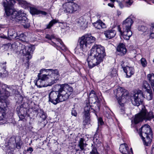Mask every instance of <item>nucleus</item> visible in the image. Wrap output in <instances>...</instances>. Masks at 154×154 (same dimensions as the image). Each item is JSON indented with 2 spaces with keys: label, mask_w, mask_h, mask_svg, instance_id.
I'll return each instance as SVG.
<instances>
[{
  "label": "nucleus",
  "mask_w": 154,
  "mask_h": 154,
  "mask_svg": "<svg viewBox=\"0 0 154 154\" xmlns=\"http://www.w3.org/2000/svg\"><path fill=\"white\" fill-rule=\"evenodd\" d=\"M62 7L60 11L62 10V12L68 14L74 13L79 8V5L73 2H66L63 4Z\"/></svg>",
  "instance_id": "1a4fd4ad"
},
{
  "label": "nucleus",
  "mask_w": 154,
  "mask_h": 154,
  "mask_svg": "<svg viewBox=\"0 0 154 154\" xmlns=\"http://www.w3.org/2000/svg\"><path fill=\"white\" fill-rule=\"evenodd\" d=\"M6 113L5 110L3 108L0 106V121L3 120L5 118Z\"/></svg>",
  "instance_id": "cd10ccee"
},
{
  "label": "nucleus",
  "mask_w": 154,
  "mask_h": 154,
  "mask_svg": "<svg viewBox=\"0 0 154 154\" xmlns=\"http://www.w3.org/2000/svg\"><path fill=\"white\" fill-rule=\"evenodd\" d=\"M154 118V113L152 111L148 112L145 107L143 106L140 112L135 116L134 121H132L131 126L134 127L133 123L136 124L143 120L150 121Z\"/></svg>",
  "instance_id": "0eeeda50"
},
{
  "label": "nucleus",
  "mask_w": 154,
  "mask_h": 154,
  "mask_svg": "<svg viewBox=\"0 0 154 154\" xmlns=\"http://www.w3.org/2000/svg\"><path fill=\"white\" fill-rule=\"evenodd\" d=\"M30 13L32 14H42L44 15H45L47 13L45 11L38 10L35 8L33 7L30 8Z\"/></svg>",
  "instance_id": "aec40b11"
},
{
  "label": "nucleus",
  "mask_w": 154,
  "mask_h": 154,
  "mask_svg": "<svg viewBox=\"0 0 154 154\" xmlns=\"http://www.w3.org/2000/svg\"><path fill=\"white\" fill-rule=\"evenodd\" d=\"M17 37H18L19 38H18L20 39L21 40H22V38L24 37V35L23 34V33H21L19 35H18L17 34Z\"/></svg>",
  "instance_id": "37998d69"
},
{
  "label": "nucleus",
  "mask_w": 154,
  "mask_h": 154,
  "mask_svg": "<svg viewBox=\"0 0 154 154\" xmlns=\"http://www.w3.org/2000/svg\"><path fill=\"white\" fill-rule=\"evenodd\" d=\"M54 89L55 91H51L49 94V101L54 104L68 99L73 92L72 87L67 84L56 85Z\"/></svg>",
  "instance_id": "7ed1b4c3"
},
{
  "label": "nucleus",
  "mask_w": 154,
  "mask_h": 154,
  "mask_svg": "<svg viewBox=\"0 0 154 154\" xmlns=\"http://www.w3.org/2000/svg\"><path fill=\"white\" fill-rule=\"evenodd\" d=\"M97 135L96 134H95L94 135V136L93 138V140L94 142L95 143H100V142L99 141V140L98 139V138L97 137Z\"/></svg>",
  "instance_id": "f704fd0d"
},
{
  "label": "nucleus",
  "mask_w": 154,
  "mask_h": 154,
  "mask_svg": "<svg viewBox=\"0 0 154 154\" xmlns=\"http://www.w3.org/2000/svg\"><path fill=\"white\" fill-rule=\"evenodd\" d=\"M95 40L96 38L91 34H86L79 38L78 45L83 51H86L90 48Z\"/></svg>",
  "instance_id": "423d86ee"
},
{
  "label": "nucleus",
  "mask_w": 154,
  "mask_h": 154,
  "mask_svg": "<svg viewBox=\"0 0 154 154\" xmlns=\"http://www.w3.org/2000/svg\"><path fill=\"white\" fill-rule=\"evenodd\" d=\"M109 74L111 77L116 76L117 75V69L115 68L111 69Z\"/></svg>",
  "instance_id": "c756f323"
},
{
  "label": "nucleus",
  "mask_w": 154,
  "mask_h": 154,
  "mask_svg": "<svg viewBox=\"0 0 154 154\" xmlns=\"http://www.w3.org/2000/svg\"><path fill=\"white\" fill-rule=\"evenodd\" d=\"M60 76L59 71L57 69H42L40 70L37 79L35 80V83L39 88L51 86L59 80Z\"/></svg>",
  "instance_id": "f03ea898"
},
{
  "label": "nucleus",
  "mask_w": 154,
  "mask_h": 154,
  "mask_svg": "<svg viewBox=\"0 0 154 154\" xmlns=\"http://www.w3.org/2000/svg\"><path fill=\"white\" fill-rule=\"evenodd\" d=\"M151 2L154 3V0H149Z\"/></svg>",
  "instance_id": "13d9d810"
},
{
  "label": "nucleus",
  "mask_w": 154,
  "mask_h": 154,
  "mask_svg": "<svg viewBox=\"0 0 154 154\" xmlns=\"http://www.w3.org/2000/svg\"><path fill=\"white\" fill-rule=\"evenodd\" d=\"M13 138L14 139V140H15V142H16L15 138Z\"/></svg>",
  "instance_id": "680f3d73"
},
{
  "label": "nucleus",
  "mask_w": 154,
  "mask_h": 154,
  "mask_svg": "<svg viewBox=\"0 0 154 154\" xmlns=\"http://www.w3.org/2000/svg\"><path fill=\"white\" fill-rule=\"evenodd\" d=\"M74 0H66L67 1V2H73V1Z\"/></svg>",
  "instance_id": "4d7b16f0"
},
{
  "label": "nucleus",
  "mask_w": 154,
  "mask_h": 154,
  "mask_svg": "<svg viewBox=\"0 0 154 154\" xmlns=\"http://www.w3.org/2000/svg\"><path fill=\"white\" fill-rule=\"evenodd\" d=\"M150 153L151 154H154V144L152 146Z\"/></svg>",
  "instance_id": "a18cd8bd"
},
{
  "label": "nucleus",
  "mask_w": 154,
  "mask_h": 154,
  "mask_svg": "<svg viewBox=\"0 0 154 154\" xmlns=\"http://www.w3.org/2000/svg\"><path fill=\"white\" fill-rule=\"evenodd\" d=\"M117 50L119 53V54L121 55L125 54L127 51L124 45L122 43H120L119 45L117 48Z\"/></svg>",
  "instance_id": "6ab92c4d"
},
{
  "label": "nucleus",
  "mask_w": 154,
  "mask_h": 154,
  "mask_svg": "<svg viewBox=\"0 0 154 154\" xmlns=\"http://www.w3.org/2000/svg\"><path fill=\"white\" fill-rule=\"evenodd\" d=\"M16 46V45L15 43H14V44H13L12 45H11V47H12V48H14Z\"/></svg>",
  "instance_id": "5fc2aeb1"
},
{
  "label": "nucleus",
  "mask_w": 154,
  "mask_h": 154,
  "mask_svg": "<svg viewBox=\"0 0 154 154\" xmlns=\"http://www.w3.org/2000/svg\"><path fill=\"white\" fill-rule=\"evenodd\" d=\"M41 115L40 116V118L43 121L45 120L47 116L45 112L42 111H41Z\"/></svg>",
  "instance_id": "c9c22d12"
},
{
  "label": "nucleus",
  "mask_w": 154,
  "mask_h": 154,
  "mask_svg": "<svg viewBox=\"0 0 154 154\" xmlns=\"http://www.w3.org/2000/svg\"><path fill=\"white\" fill-rule=\"evenodd\" d=\"M79 150V149H76V151H78Z\"/></svg>",
  "instance_id": "0e129e2a"
},
{
  "label": "nucleus",
  "mask_w": 154,
  "mask_h": 154,
  "mask_svg": "<svg viewBox=\"0 0 154 154\" xmlns=\"http://www.w3.org/2000/svg\"><path fill=\"white\" fill-rule=\"evenodd\" d=\"M98 99V97L96 96L95 97H89V101L90 103H95L97 101V100Z\"/></svg>",
  "instance_id": "473e14b6"
},
{
  "label": "nucleus",
  "mask_w": 154,
  "mask_h": 154,
  "mask_svg": "<svg viewBox=\"0 0 154 154\" xmlns=\"http://www.w3.org/2000/svg\"><path fill=\"white\" fill-rule=\"evenodd\" d=\"M124 72L126 73L127 76L129 78L133 75L134 72V70L132 67L126 66L123 69Z\"/></svg>",
  "instance_id": "dca6fc26"
},
{
  "label": "nucleus",
  "mask_w": 154,
  "mask_h": 154,
  "mask_svg": "<svg viewBox=\"0 0 154 154\" xmlns=\"http://www.w3.org/2000/svg\"><path fill=\"white\" fill-rule=\"evenodd\" d=\"M93 25L97 29H100L102 28H105L106 27V24L100 20H98L93 23Z\"/></svg>",
  "instance_id": "a211bd4d"
},
{
  "label": "nucleus",
  "mask_w": 154,
  "mask_h": 154,
  "mask_svg": "<svg viewBox=\"0 0 154 154\" xmlns=\"http://www.w3.org/2000/svg\"><path fill=\"white\" fill-rule=\"evenodd\" d=\"M122 153V154H127L126 153Z\"/></svg>",
  "instance_id": "e2e57ef3"
},
{
  "label": "nucleus",
  "mask_w": 154,
  "mask_h": 154,
  "mask_svg": "<svg viewBox=\"0 0 154 154\" xmlns=\"http://www.w3.org/2000/svg\"><path fill=\"white\" fill-rule=\"evenodd\" d=\"M20 47H21L22 49L20 51V53L24 55L27 56L26 57L28 60L31 59L32 57V54L35 49L34 46L25 47L23 45L19 44V46L17 47V49L16 50L18 51Z\"/></svg>",
  "instance_id": "9d476101"
},
{
  "label": "nucleus",
  "mask_w": 154,
  "mask_h": 154,
  "mask_svg": "<svg viewBox=\"0 0 154 154\" xmlns=\"http://www.w3.org/2000/svg\"><path fill=\"white\" fill-rule=\"evenodd\" d=\"M2 27V25L0 24V28Z\"/></svg>",
  "instance_id": "052dcab7"
},
{
  "label": "nucleus",
  "mask_w": 154,
  "mask_h": 154,
  "mask_svg": "<svg viewBox=\"0 0 154 154\" xmlns=\"http://www.w3.org/2000/svg\"><path fill=\"white\" fill-rule=\"evenodd\" d=\"M110 0L111 2H114L115 1V0Z\"/></svg>",
  "instance_id": "bf43d9fd"
},
{
  "label": "nucleus",
  "mask_w": 154,
  "mask_h": 154,
  "mask_svg": "<svg viewBox=\"0 0 154 154\" xmlns=\"http://www.w3.org/2000/svg\"><path fill=\"white\" fill-rule=\"evenodd\" d=\"M72 115L75 116H76L77 115V113L76 110L74 109H72L71 112Z\"/></svg>",
  "instance_id": "79ce46f5"
},
{
  "label": "nucleus",
  "mask_w": 154,
  "mask_h": 154,
  "mask_svg": "<svg viewBox=\"0 0 154 154\" xmlns=\"http://www.w3.org/2000/svg\"><path fill=\"white\" fill-rule=\"evenodd\" d=\"M119 151L121 153L129 152V147L126 143L122 144L120 145Z\"/></svg>",
  "instance_id": "4be33fe9"
},
{
  "label": "nucleus",
  "mask_w": 154,
  "mask_h": 154,
  "mask_svg": "<svg viewBox=\"0 0 154 154\" xmlns=\"http://www.w3.org/2000/svg\"><path fill=\"white\" fill-rule=\"evenodd\" d=\"M89 154H98L96 148L94 147H93L92 151Z\"/></svg>",
  "instance_id": "e433bc0d"
},
{
  "label": "nucleus",
  "mask_w": 154,
  "mask_h": 154,
  "mask_svg": "<svg viewBox=\"0 0 154 154\" xmlns=\"http://www.w3.org/2000/svg\"><path fill=\"white\" fill-rule=\"evenodd\" d=\"M50 37H51L50 35L48 34L45 37L46 38H48V39H49V40L51 39Z\"/></svg>",
  "instance_id": "603ef678"
},
{
  "label": "nucleus",
  "mask_w": 154,
  "mask_h": 154,
  "mask_svg": "<svg viewBox=\"0 0 154 154\" xmlns=\"http://www.w3.org/2000/svg\"><path fill=\"white\" fill-rule=\"evenodd\" d=\"M120 105H121L120 107L121 113L122 114H123L125 113V107L123 106V104L121 103V102Z\"/></svg>",
  "instance_id": "4c0bfd02"
},
{
  "label": "nucleus",
  "mask_w": 154,
  "mask_h": 154,
  "mask_svg": "<svg viewBox=\"0 0 154 154\" xmlns=\"http://www.w3.org/2000/svg\"><path fill=\"white\" fill-rule=\"evenodd\" d=\"M21 141L20 140L18 142H17L16 144V147L17 148L20 149L21 147Z\"/></svg>",
  "instance_id": "58836bf2"
},
{
  "label": "nucleus",
  "mask_w": 154,
  "mask_h": 154,
  "mask_svg": "<svg viewBox=\"0 0 154 154\" xmlns=\"http://www.w3.org/2000/svg\"><path fill=\"white\" fill-rule=\"evenodd\" d=\"M131 151H132V148H131Z\"/></svg>",
  "instance_id": "69168bd1"
},
{
  "label": "nucleus",
  "mask_w": 154,
  "mask_h": 154,
  "mask_svg": "<svg viewBox=\"0 0 154 154\" xmlns=\"http://www.w3.org/2000/svg\"><path fill=\"white\" fill-rule=\"evenodd\" d=\"M58 42L57 44L53 43V46L56 47V48L58 50L60 49L64 51L66 49V47L63 44V42L60 39H58L57 40Z\"/></svg>",
  "instance_id": "2eb2a0df"
},
{
  "label": "nucleus",
  "mask_w": 154,
  "mask_h": 154,
  "mask_svg": "<svg viewBox=\"0 0 154 154\" xmlns=\"http://www.w3.org/2000/svg\"><path fill=\"white\" fill-rule=\"evenodd\" d=\"M5 86L0 83V97H2L4 99H6L10 96V94L9 91L5 90Z\"/></svg>",
  "instance_id": "4468645a"
},
{
  "label": "nucleus",
  "mask_w": 154,
  "mask_h": 154,
  "mask_svg": "<svg viewBox=\"0 0 154 154\" xmlns=\"http://www.w3.org/2000/svg\"><path fill=\"white\" fill-rule=\"evenodd\" d=\"M33 151V149L31 147H29L27 149V151H30L31 152H32V151Z\"/></svg>",
  "instance_id": "09e8293b"
},
{
  "label": "nucleus",
  "mask_w": 154,
  "mask_h": 154,
  "mask_svg": "<svg viewBox=\"0 0 154 154\" xmlns=\"http://www.w3.org/2000/svg\"><path fill=\"white\" fill-rule=\"evenodd\" d=\"M106 56L104 48L100 45H94L87 59L89 67L92 68L102 62Z\"/></svg>",
  "instance_id": "20e7f679"
},
{
  "label": "nucleus",
  "mask_w": 154,
  "mask_h": 154,
  "mask_svg": "<svg viewBox=\"0 0 154 154\" xmlns=\"http://www.w3.org/2000/svg\"><path fill=\"white\" fill-rule=\"evenodd\" d=\"M98 123L99 125H102L103 124V122L101 118H100L98 119Z\"/></svg>",
  "instance_id": "a19ab883"
},
{
  "label": "nucleus",
  "mask_w": 154,
  "mask_h": 154,
  "mask_svg": "<svg viewBox=\"0 0 154 154\" xmlns=\"http://www.w3.org/2000/svg\"><path fill=\"white\" fill-rule=\"evenodd\" d=\"M18 3L22 7L26 8L30 6V4L25 1L20 0L18 1Z\"/></svg>",
  "instance_id": "393cba45"
},
{
  "label": "nucleus",
  "mask_w": 154,
  "mask_h": 154,
  "mask_svg": "<svg viewBox=\"0 0 154 154\" xmlns=\"http://www.w3.org/2000/svg\"><path fill=\"white\" fill-rule=\"evenodd\" d=\"M91 108L92 109L89 104L88 103L84 107L85 114L83 116L84 120L83 121V124L84 125L90 124V117L89 111Z\"/></svg>",
  "instance_id": "ddd939ff"
},
{
  "label": "nucleus",
  "mask_w": 154,
  "mask_h": 154,
  "mask_svg": "<svg viewBox=\"0 0 154 154\" xmlns=\"http://www.w3.org/2000/svg\"><path fill=\"white\" fill-rule=\"evenodd\" d=\"M5 68H4L3 69V70H5L4 73H2V72H0V73L1 75L2 76H4V74H6L7 73V72L5 70Z\"/></svg>",
  "instance_id": "de8ad7c7"
},
{
  "label": "nucleus",
  "mask_w": 154,
  "mask_h": 154,
  "mask_svg": "<svg viewBox=\"0 0 154 154\" xmlns=\"http://www.w3.org/2000/svg\"><path fill=\"white\" fill-rule=\"evenodd\" d=\"M58 22V20L55 19L51 20L48 24L46 25V29H50L51 28L54 24Z\"/></svg>",
  "instance_id": "c85d7f7f"
},
{
  "label": "nucleus",
  "mask_w": 154,
  "mask_h": 154,
  "mask_svg": "<svg viewBox=\"0 0 154 154\" xmlns=\"http://www.w3.org/2000/svg\"><path fill=\"white\" fill-rule=\"evenodd\" d=\"M146 93V98L148 100H150L152 99V94L151 89H148Z\"/></svg>",
  "instance_id": "bb28decb"
},
{
  "label": "nucleus",
  "mask_w": 154,
  "mask_h": 154,
  "mask_svg": "<svg viewBox=\"0 0 154 154\" xmlns=\"http://www.w3.org/2000/svg\"><path fill=\"white\" fill-rule=\"evenodd\" d=\"M18 116H19L20 119L21 120L25 118V116H24V115L23 114H21L20 115V114L19 113Z\"/></svg>",
  "instance_id": "c03bdc74"
},
{
  "label": "nucleus",
  "mask_w": 154,
  "mask_h": 154,
  "mask_svg": "<svg viewBox=\"0 0 154 154\" xmlns=\"http://www.w3.org/2000/svg\"><path fill=\"white\" fill-rule=\"evenodd\" d=\"M78 23L82 29H85L87 27V23L85 19L82 17L80 18Z\"/></svg>",
  "instance_id": "5701e85b"
},
{
  "label": "nucleus",
  "mask_w": 154,
  "mask_h": 154,
  "mask_svg": "<svg viewBox=\"0 0 154 154\" xmlns=\"http://www.w3.org/2000/svg\"><path fill=\"white\" fill-rule=\"evenodd\" d=\"M96 96V95L95 94V91L94 90H92L89 94V97H95Z\"/></svg>",
  "instance_id": "ea45409f"
},
{
  "label": "nucleus",
  "mask_w": 154,
  "mask_h": 154,
  "mask_svg": "<svg viewBox=\"0 0 154 154\" xmlns=\"http://www.w3.org/2000/svg\"><path fill=\"white\" fill-rule=\"evenodd\" d=\"M104 34L106 38L109 39L115 36L116 34V32L114 30L111 29L105 31Z\"/></svg>",
  "instance_id": "f3484780"
},
{
  "label": "nucleus",
  "mask_w": 154,
  "mask_h": 154,
  "mask_svg": "<svg viewBox=\"0 0 154 154\" xmlns=\"http://www.w3.org/2000/svg\"><path fill=\"white\" fill-rule=\"evenodd\" d=\"M149 33L150 34V37L152 38H154V24H152L149 26Z\"/></svg>",
  "instance_id": "a878e982"
},
{
  "label": "nucleus",
  "mask_w": 154,
  "mask_h": 154,
  "mask_svg": "<svg viewBox=\"0 0 154 154\" xmlns=\"http://www.w3.org/2000/svg\"><path fill=\"white\" fill-rule=\"evenodd\" d=\"M149 26H139L138 27L139 31L146 32V34H148L149 33Z\"/></svg>",
  "instance_id": "b1692460"
},
{
  "label": "nucleus",
  "mask_w": 154,
  "mask_h": 154,
  "mask_svg": "<svg viewBox=\"0 0 154 154\" xmlns=\"http://www.w3.org/2000/svg\"><path fill=\"white\" fill-rule=\"evenodd\" d=\"M114 94L116 95V98L118 100L119 104H121V100L123 97L127 96L128 95V91L124 88L119 87L114 91Z\"/></svg>",
  "instance_id": "f8f14e48"
},
{
  "label": "nucleus",
  "mask_w": 154,
  "mask_h": 154,
  "mask_svg": "<svg viewBox=\"0 0 154 154\" xmlns=\"http://www.w3.org/2000/svg\"><path fill=\"white\" fill-rule=\"evenodd\" d=\"M153 121H154V119L153 120Z\"/></svg>",
  "instance_id": "338daca9"
},
{
  "label": "nucleus",
  "mask_w": 154,
  "mask_h": 154,
  "mask_svg": "<svg viewBox=\"0 0 154 154\" xmlns=\"http://www.w3.org/2000/svg\"><path fill=\"white\" fill-rule=\"evenodd\" d=\"M125 6L126 7H129L132 4V0H124L123 2Z\"/></svg>",
  "instance_id": "2f4dec72"
},
{
  "label": "nucleus",
  "mask_w": 154,
  "mask_h": 154,
  "mask_svg": "<svg viewBox=\"0 0 154 154\" xmlns=\"http://www.w3.org/2000/svg\"><path fill=\"white\" fill-rule=\"evenodd\" d=\"M6 2H3L5 14L4 16L9 17L13 21L18 22L23 26L24 28H28L30 25L28 23V19L25 16L26 14L21 11H17L14 9L13 6L16 2L15 0H6Z\"/></svg>",
  "instance_id": "f257e3e1"
},
{
  "label": "nucleus",
  "mask_w": 154,
  "mask_h": 154,
  "mask_svg": "<svg viewBox=\"0 0 154 154\" xmlns=\"http://www.w3.org/2000/svg\"><path fill=\"white\" fill-rule=\"evenodd\" d=\"M99 110H100V107L99 106H97V107H96L95 109H94V110L95 112H96L99 111Z\"/></svg>",
  "instance_id": "49530a36"
},
{
  "label": "nucleus",
  "mask_w": 154,
  "mask_h": 154,
  "mask_svg": "<svg viewBox=\"0 0 154 154\" xmlns=\"http://www.w3.org/2000/svg\"><path fill=\"white\" fill-rule=\"evenodd\" d=\"M108 6L110 7H113L114 6V5L112 3H109L108 4Z\"/></svg>",
  "instance_id": "3c124183"
},
{
  "label": "nucleus",
  "mask_w": 154,
  "mask_h": 154,
  "mask_svg": "<svg viewBox=\"0 0 154 154\" xmlns=\"http://www.w3.org/2000/svg\"><path fill=\"white\" fill-rule=\"evenodd\" d=\"M139 134L142 139L144 144L146 146L150 145L152 140L150 138L152 135V132L149 125L145 124L139 129Z\"/></svg>",
  "instance_id": "6e6552de"
},
{
  "label": "nucleus",
  "mask_w": 154,
  "mask_h": 154,
  "mask_svg": "<svg viewBox=\"0 0 154 154\" xmlns=\"http://www.w3.org/2000/svg\"><path fill=\"white\" fill-rule=\"evenodd\" d=\"M50 37H50L51 39L50 40H51L52 39L54 38V36L53 35H50Z\"/></svg>",
  "instance_id": "6e6d98bb"
},
{
  "label": "nucleus",
  "mask_w": 154,
  "mask_h": 154,
  "mask_svg": "<svg viewBox=\"0 0 154 154\" xmlns=\"http://www.w3.org/2000/svg\"><path fill=\"white\" fill-rule=\"evenodd\" d=\"M144 98L142 91L139 90L131 96V103L134 106H138L143 102Z\"/></svg>",
  "instance_id": "9b49d317"
},
{
  "label": "nucleus",
  "mask_w": 154,
  "mask_h": 154,
  "mask_svg": "<svg viewBox=\"0 0 154 154\" xmlns=\"http://www.w3.org/2000/svg\"><path fill=\"white\" fill-rule=\"evenodd\" d=\"M133 23L132 20L131 18L128 17L123 21L122 29L119 26H117V29L120 34L126 40H129L132 35L131 27Z\"/></svg>",
  "instance_id": "39448f33"
},
{
  "label": "nucleus",
  "mask_w": 154,
  "mask_h": 154,
  "mask_svg": "<svg viewBox=\"0 0 154 154\" xmlns=\"http://www.w3.org/2000/svg\"><path fill=\"white\" fill-rule=\"evenodd\" d=\"M142 87L146 91H148V89H151L149 85L146 81H144L143 83Z\"/></svg>",
  "instance_id": "7c9ffc66"
},
{
  "label": "nucleus",
  "mask_w": 154,
  "mask_h": 154,
  "mask_svg": "<svg viewBox=\"0 0 154 154\" xmlns=\"http://www.w3.org/2000/svg\"><path fill=\"white\" fill-rule=\"evenodd\" d=\"M142 65L143 67H145L147 65V63L146 59L144 58H142L140 60Z\"/></svg>",
  "instance_id": "72a5a7b5"
},
{
  "label": "nucleus",
  "mask_w": 154,
  "mask_h": 154,
  "mask_svg": "<svg viewBox=\"0 0 154 154\" xmlns=\"http://www.w3.org/2000/svg\"><path fill=\"white\" fill-rule=\"evenodd\" d=\"M119 5L120 6V7L121 8H122L123 7V5H122V3L121 2H120L119 3Z\"/></svg>",
  "instance_id": "864d4df0"
},
{
  "label": "nucleus",
  "mask_w": 154,
  "mask_h": 154,
  "mask_svg": "<svg viewBox=\"0 0 154 154\" xmlns=\"http://www.w3.org/2000/svg\"><path fill=\"white\" fill-rule=\"evenodd\" d=\"M87 144L85 142V140L83 138H81L80 139L78 146H79L81 150H84V148L86 146Z\"/></svg>",
  "instance_id": "412c9836"
},
{
  "label": "nucleus",
  "mask_w": 154,
  "mask_h": 154,
  "mask_svg": "<svg viewBox=\"0 0 154 154\" xmlns=\"http://www.w3.org/2000/svg\"><path fill=\"white\" fill-rule=\"evenodd\" d=\"M8 88L9 90H10V91H12L13 94L14 93V90L12 88Z\"/></svg>",
  "instance_id": "8fccbe9b"
}]
</instances>
